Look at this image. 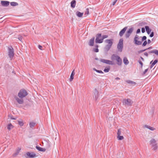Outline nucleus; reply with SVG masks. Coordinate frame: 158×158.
Returning <instances> with one entry per match:
<instances>
[{
  "instance_id": "obj_1",
  "label": "nucleus",
  "mask_w": 158,
  "mask_h": 158,
  "mask_svg": "<svg viewBox=\"0 0 158 158\" xmlns=\"http://www.w3.org/2000/svg\"><path fill=\"white\" fill-rule=\"evenodd\" d=\"M96 37V38L95 41L96 43L100 44L103 42L104 39L108 37V35H104L102 36L101 34L99 33L97 34Z\"/></svg>"
},
{
  "instance_id": "obj_2",
  "label": "nucleus",
  "mask_w": 158,
  "mask_h": 158,
  "mask_svg": "<svg viewBox=\"0 0 158 158\" xmlns=\"http://www.w3.org/2000/svg\"><path fill=\"white\" fill-rule=\"evenodd\" d=\"M149 144L153 150L155 151L157 150L158 145L156 140L155 139L152 138L149 141Z\"/></svg>"
},
{
  "instance_id": "obj_3",
  "label": "nucleus",
  "mask_w": 158,
  "mask_h": 158,
  "mask_svg": "<svg viewBox=\"0 0 158 158\" xmlns=\"http://www.w3.org/2000/svg\"><path fill=\"white\" fill-rule=\"evenodd\" d=\"M113 41V40L112 39H107L105 40V42L107 43V44L105 47V51H108L110 50L112 45Z\"/></svg>"
},
{
  "instance_id": "obj_4",
  "label": "nucleus",
  "mask_w": 158,
  "mask_h": 158,
  "mask_svg": "<svg viewBox=\"0 0 158 158\" xmlns=\"http://www.w3.org/2000/svg\"><path fill=\"white\" fill-rule=\"evenodd\" d=\"M27 93L25 90L22 89L19 91L18 96L19 98H23L27 96Z\"/></svg>"
},
{
  "instance_id": "obj_5",
  "label": "nucleus",
  "mask_w": 158,
  "mask_h": 158,
  "mask_svg": "<svg viewBox=\"0 0 158 158\" xmlns=\"http://www.w3.org/2000/svg\"><path fill=\"white\" fill-rule=\"evenodd\" d=\"M133 103V102L130 99H125L123 100V104L127 106H131Z\"/></svg>"
},
{
  "instance_id": "obj_6",
  "label": "nucleus",
  "mask_w": 158,
  "mask_h": 158,
  "mask_svg": "<svg viewBox=\"0 0 158 158\" xmlns=\"http://www.w3.org/2000/svg\"><path fill=\"white\" fill-rule=\"evenodd\" d=\"M123 39H121L119 40V43L117 45V48L119 51L122 52L123 48Z\"/></svg>"
},
{
  "instance_id": "obj_7",
  "label": "nucleus",
  "mask_w": 158,
  "mask_h": 158,
  "mask_svg": "<svg viewBox=\"0 0 158 158\" xmlns=\"http://www.w3.org/2000/svg\"><path fill=\"white\" fill-rule=\"evenodd\" d=\"M8 55L10 58L12 59L13 58L14 55V49L12 47L10 46L8 48Z\"/></svg>"
},
{
  "instance_id": "obj_8",
  "label": "nucleus",
  "mask_w": 158,
  "mask_h": 158,
  "mask_svg": "<svg viewBox=\"0 0 158 158\" xmlns=\"http://www.w3.org/2000/svg\"><path fill=\"white\" fill-rule=\"evenodd\" d=\"M133 28L131 27L129 28L125 34V37L126 38H128L133 31Z\"/></svg>"
},
{
  "instance_id": "obj_9",
  "label": "nucleus",
  "mask_w": 158,
  "mask_h": 158,
  "mask_svg": "<svg viewBox=\"0 0 158 158\" xmlns=\"http://www.w3.org/2000/svg\"><path fill=\"white\" fill-rule=\"evenodd\" d=\"M100 61L101 62L105 63L107 64H108L110 65L113 64V62L112 61L108 60L105 59H101L100 60Z\"/></svg>"
},
{
  "instance_id": "obj_10",
  "label": "nucleus",
  "mask_w": 158,
  "mask_h": 158,
  "mask_svg": "<svg viewBox=\"0 0 158 158\" xmlns=\"http://www.w3.org/2000/svg\"><path fill=\"white\" fill-rule=\"evenodd\" d=\"M139 39V36L137 35H136L134 38V40L135 41V43L137 45H140L142 43L141 41L138 40Z\"/></svg>"
},
{
  "instance_id": "obj_11",
  "label": "nucleus",
  "mask_w": 158,
  "mask_h": 158,
  "mask_svg": "<svg viewBox=\"0 0 158 158\" xmlns=\"http://www.w3.org/2000/svg\"><path fill=\"white\" fill-rule=\"evenodd\" d=\"M93 97L96 100H97L98 98V92L96 89H95L94 90Z\"/></svg>"
},
{
  "instance_id": "obj_12",
  "label": "nucleus",
  "mask_w": 158,
  "mask_h": 158,
  "mask_svg": "<svg viewBox=\"0 0 158 158\" xmlns=\"http://www.w3.org/2000/svg\"><path fill=\"white\" fill-rule=\"evenodd\" d=\"M15 98L18 103L20 104H23V103L24 101L23 98H19L17 97H15Z\"/></svg>"
},
{
  "instance_id": "obj_13",
  "label": "nucleus",
  "mask_w": 158,
  "mask_h": 158,
  "mask_svg": "<svg viewBox=\"0 0 158 158\" xmlns=\"http://www.w3.org/2000/svg\"><path fill=\"white\" fill-rule=\"evenodd\" d=\"M127 28V27H125L120 31L119 35L120 37H122L123 35Z\"/></svg>"
},
{
  "instance_id": "obj_14",
  "label": "nucleus",
  "mask_w": 158,
  "mask_h": 158,
  "mask_svg": "<svg viewBox=\"0 0 158 158\" xmlns=\"http://www.w3.org/2000/svg\"><path fill=\"white\" fill-rule=\"evenodd\" d=\"M1 3L2 6L7 7L9 5L10 2L8 1H1Z\"/></svg>"
},
{
  "instance_id": "obj_15",
  "label": "nucleus",
  "mask_w": 158,
  "mask_h": 158,
  "mask_svg": "<svg viewBox=\"0 0 158 158\" xmlns=\"http://www.w3.org/2000/svg\"><path fill=\"white\" fill-rule=\"evenodd\" d=\"M27 156L31 158H33L36 156V154L33 152L31 153L30 152H27L26 153Z\"/></svg>"
},
{
  "instance_id": "obj_16",
  "label": "nucleus",
  "mask_w": 158,
  "mask_h": 158,
  "mask_svg": "<svg viewBox=\"0 0 158 158\" xmlns=\"http://www.w3.org/2000/svg\"><path fill=\"white\" fill-rule=\"evenodd\" d=\"M94 37H93L90 40L89 42V46H92L94 45Z\"/></svg>"
},
{
  "instance_id": "obj_17",
  "label": "nucleus",
  "mask_w": 158,
  "mask_h": 158,
  "mask_svg": "<svg viewBox=\"0 0 158 158\" xmlns=\"http://www.w3.org/2000/svg\"><path fill=\"white\" fill-rule=\"evenodd\" d=\"M126 82L128 84H130L131 85H134L136 84V83L132 81L127 80L126 81Z\"/></svg>"
},
{
  "instance_id": "obj_18",
  "label": "nucleus",
  "mask_w": 158,
  "mask_h": 158,
  "mask_svg": "<svg viewBox=\"0 0 158 158\" xmlns=\"http://www.w3.org/2000/svg\"><path fill=\"white\" fill-rule=\"evenodd\" d=\"M36 149L40 152H44L46 151L45 148H41L38 146H36Z\"/></svg>"
},
{
  "instance_id": "obj_19",
  "label": "nucleus",
  "mask_w": 158,
  "mask_h": 158,
  "mask_svg": "<svg viewBox=\"0 0 158 158\" xmlns=\"http://www.w3.org/2000/svg\"><path fill=\"white\" fill-rule=\"evenodd\" d=\"M158 61L157 60H155L153 62V60L151 61L150 63L152 64L150 66V68L151 69H152L153 67L158 62Z\"/></svg>"
},
{
  "instance_id": "obj_20",
  "label": "nucleus",
  "mask_w": 158,
  "mask_h": 158,
  "mask_svg": "<svg viewBox=\"0 0 158 158\" xmlns=\"http://www.w3.org/2000/svg\"><path fill=\"white\" fill-rule=\"evenodd\" d=\"M123 62L126 65H127L128 64L129 62L126 57H124L123 59Z\"/></svg>"
},
{
  "instance_id": "obj_21",
  "label": "nucleus",
  "mask_w": 158,
  "mask_h": 158,
  "mask_svg": "<svg viewBox=\"0 0 158 158\" xmlns=\"http://www.w3.org/2000/svg\"><path fill=\"white\" fill-rule=\"evenodd\" d=\"M116 60L118 62V64L119 65H121L122 63V60L119 56L116 59Z\"/></svg>"
},
{
  "instance_id": "obj_22",
  "label": "nucleus",
  "mask_w": 158,
  "mask_h": 158,
  "mask_svg": "<svg viewBox=\"0 0 158 158\" xmlns=\"http://www.w3.org/2000/svg\"><path fill=\"white\" fill-rule=\"evenodd\" d=\"M145 28L146 29V31L147 33L149 34L151 32V29L149 28V27L148 26H146L145 27Z\"/></svg>"
},
{
  "instance_id": "obj_23",
  "label": "nucleus",
  "mask_w": 158,
  "mask_h": 158,
  "mask_svg": "<svg viewBox=\"0 0 158 158\" xmlns=\"http://www.w3.org/2000/svg\"><path fill=\"white\" fill-rule=\"evenodd\" d=\"M36 123L33 122H31L29 123L30 127L32 129H33V127L35 126Z\"/></svg>"
},
{
  "instance_id": "obj_24",
  "label": "nucleus",
  "mask_w": 158,
  "mask_h": 158,
  "mask_svg": "<svg viewBox=\"0 0 158 158\" xmlns=\"http://www.w3.org/2000/svg\"><path fill=\"white\" fill-rule=\"evenodd\" d=\"M75 74V73H74V70H73L72 72V73L70 75V81H72L73 79V76Z\"/></svg>"
},
{
  "instance_id": "obj_25",
  "label": "nucleus",
  "mask_w": 158,
  "mask_h": 158,
  "mask_svg": "<svg viewBox=\"0 0 158 158\" xmlns=\"http://www.w3.org/2000/svg\"><path fill=\"white\" fill-rule=\"evenodd\" d=\"M76 1L73 0L71 2V7L73 8H74L76 6Z\"/></svg>"
},
{
  "instance_id": "obj_26",
  "label": "nucleus",
  "mask_w": 158,
  "mask_h": 158,
  "mask_svg": "<svg viewBox=\"0 0 158 158\" xmlns=\"http://www.w3.org/2000/svg\"><path fill=\"white\" fill-rule=\"evenodd\" d=\"M83 14V13H81L79 11H77L76 12V15L77 16L79 17H81Z\"/></svg>"
},
{
  "instance_id": "obj_27",
  "label": "nucleus",
  "mask_w": 158,
  "mask_h": 158,
  "mask_svg": "<svg viewBox=\"0 0 158 158\" xmlns=\"http://www.w3.org/2000/svg\"><path fill=\"white\" fill-rule=\"evenodd\" d=\"M149 53H154L157 56L158 55V50H154L149 52Z\"/></svg>"
},
{
  "instance_id": "obj_28",
  "label": "nucleus",
  "mask_w": 158,
  "mask_h": 158,
  "mask_svg": "<svg viewBox=\"0 0 158 158\" xmlns=\"http://www.w3.org/2000/svg\"><path fill=\"white\" fill-rule=\"evenodd\" d=\"M119 56H117V55H116V54H113V55H112L111 57V60H116V59L118 58V57H119Z\"/></svg>"
},
{
  "instance_id": "obj_29",
  "label": "nucleus",
  "mask_w": 158,
  "mask_h": 158,
  "mask_svg": "<svg viewBox=\"0 0 158 158\" xmlns=\"http://www.w3.org/2000/svg\"><path fill=\"white\" fill-rule=\"evenodd\" d=\"M21 150V148H18L17 149L16 152L13 155V156L14 157L16 156L17 155H18L19 153V152Z\"/></svg>"
},
{
  "instance_id": "obj_30",
  "label": "nucleus",
  "mask_w": 158,
  "mask_h": 158,
  "mask_svg": "<svg viewBox=\"0 0 158 158\" xmlns=\"http://www.w3.org/2000/svg\"><path fill=\"white\" fill-rule=\"evenodd\" d=\"M13 127V126L11 123L9 124L7 126V128L9 130H10Z\"/></svg>"
},
{
  "instance_id": "obj_31",
  "label": "nucleus",
  "mask_w": 158,
  "mask_h": 158,
  "mask_svg": "<svg viewBox=\"0 0 158 158\" xmlns=\"http://www.w3.org/2000/svg\"><path fill=\"white\" fill-rule=\"evenodd\" d=\"M145 127H146L147 128L150 129V130H151V131H154V130H155V128H153V127H151L150 126H148V125H146Z\"/></svg>"
},
{
  "instance_id": "obj_32",
  "label": "nucleus",
  "mask_w": 158,
  "mask_h": 158,
  "mask_svg": "<svg viewBox=\"0 0 158 158\" xmlns=\"http://www.w3.org/2000/svg\"><path fill=\"white\" fill-rule=\"evenodd\" d=\"M147 24V23L145 22H140L139 24V26H144L145 25Z\"/></svg>"
},
{
  "instance_id": "obj_33",
  "label": "nucleus",
  "mask_w": 158,
  "mask_h": 158,
  "mask_svg": "<svg viewBox=\"0 0 158 158\" xmlns=\"http://www.w3.org/2000/svg\"><path fill=\"white\" fill-rule=\"evenodd\" d=\"M10 4L11 6H18V3L15 2H11Z\"/></svg>"
},
{
  "instance_id": "obj_34",
  "label": "nucleus",
  "mask_w": 158,
  "mask_h": 158,
  "mask_svg": "<svg viewBox=\"0 0 158 158\" xmlns=\"http://www.w3.org/2000/svg\"><path fill=\"white\" fill-rule=\"evenodd\" d=\"M93 70H94L95 71H96V72H97V73H103V72L102 71L97 70L95 68H94L93 69Z\"/></svg>"
},
{
  "instance_id": "obj_35",
  "label": "nucleus",
  "mask_w": 158,
  "mask_h": 158,
  "mask_svg": "<svg viewBox=\"0 0 158 158\" xmlns=\"http://www.w3.org/2000/svg\"><path fill=\"white\" fill-rule=\"evenodd\" d=\"M18 122L19 124L21 126H22L24 125V123L22 121H18Z\"/></svg>"
},
{
  "instance_id": "obj_36",
  "label": "nucleus",
  "mask_w": 158,
  "mask_h": 158,
  "mask_svg": "<svg viewBox=\"0 0 158 158\" xmlns=\"http://www.w3.org/2000/svg\"><path fill=\"white\" fill-rule=\"evenodd\" d=\"M110 70V67H109L106 68H105L104 70V71L105 73H107L109 72Z\"/></svg>"
},
{
  "instance_id": "obj_37",
  "label": "nucleus",
  "mask_w": 158,
  "mask_h": 158,
  "mask_svg": "<svg viewBox=\"0 0 158 158\" xmlns=\"http://www.w3.org/2000/svg\"><path fill=\"white\" fill-rule=\"evenodd\" d=\"M121 128H119L118 130L117 135L118 136H119L121 134Z\"/></svg>"
},
{
  "instance_id": "obj_38",
  "label": "nucleus",
  "mask_w": 158,
  "mask_h": 158,
  "mask_svg": "<svg viewBox=\"0 0 158 158\" xmlns=\"http://www.w3.org/2000/svg\"><path fill=\"white\" fill-rule=\"evenodd\" d=\"M118 139L119 140H122L124 139L123 136H120L119 135V136H118Z\"/></svg>"
},
{
  "instance_id": "obj_39",
  "label": "nucleus",
  "mask_w": 158,
  "mask_h": 158,
  "mask_svg": "<svg viewBox=\"0 0 158 158\" xmlns=\"http://www.w3.org/2000/svg\"><path fill=\"white\" fill-rule=\"evenodd\" d=\"M89 14V9L88 8H87L86 10V11L85 12V15H88Z\"/></svg>"
},
{
  "instance_id": "obj_40",
  "label": "nucleus",
  "mask_w": 158,
  "mask_h": 158,
  "mask_svg": "<svg viewBox=\"0 0 158 158\" xmlns=\"http://www.w3.org/2000/svg\"><path fill=\"white\" fill-rule=\"evenodd\" d=\"M147 49H144L142 50L139 51H138V53H141L145 51Z\"/></svg>"
},
{
  "instance_id": "obj_41",
  "label": "nucleus",
  "mask_w": 158,
  "mask_h": 158,
  "mask_svg": "<svg viewBox=\"0 0 158 158\" xmlns=\"http://www.w3.org/2000/svg\"><path fill=\"white\" fill-rule=\"evenodd\" d=\"M147 39V37L145 36H143L142 37V41H145Z\"/></svg>"
},
{
  "instance_id": "obj_42",
  "label": "nucleus",
  "mask_w": 158,
  "mask_h": 158,
  "mask_svg": "<svg viewBox=\"0 0 158 158\" xmlns=\"http://www.w3.org/2000/svg\"><path fill=\"white\" fill-rule=\"evenodd\" d=\"M147 41L146 40L144 41V42H143V44H142V46H145L147 44Z\"/></svg>"
},
{
  "instance_id": "obj_43",
  "label": "nucleus",
  "mask_w": 158,
  "mask_h": 158,
  "mask_svg": "<svg viewBox=\"0 0 158 158\" xmlns=\"http://www.w3.org/2000/svg\"><path fill=\"white\" fill-rule=\"evenodd\" d=\"M93 51L96 52H98L99 51V50L98 48H94Z\"/></svg>"
},
{
  "instance_id": "obj_44",
  "label": "nucleus",
  "mask_w": 158,
  "mask_h": 158,
  "mask_svg": "<svg viewBox=\"0 0 158 158\" xmlns=\"http://www.w3.org/2000/svg\"><path fill=\"white\" fill-rule=\"evenodd\" d=\"M18 38L19 40H20V41H21L23 37L21 35H19L18 36Z\"/></svg>"
},
{
  "instance_id": "obj_45",
  "label": "nucleus",
  "mask_w": 158,
  "mask_h": 158,
  "mask_svg": "<svg viewBox=\"0 0 158 158\" xmlns=\"http://www.w3.org/2000/svg\"><path fill=\"white\" fill-rule=\"evenodd\" d=\"M148 69H145V70L144 71V72H143V73L142 74V75H144L148 71Z\"/></svg>"
},
{
  "instance_id": "obj_46",
  "label": "nucleus",
  "mask_w": 158,
  "mask_h": 158,
  "mask_svg": "<svg viewBox=\"0 0 158 158\" xmlns=\"http://www.w3.org/2000/svg\"><path fill=\"white\" fill-rule=\"evenodd\" d=\"M138 62L139 63V64L141 65V67L142 68L143 64V63L140 60H139Z\"/></svg>"
},
{
  "instance_id": "obj_47",
  "label": "nucleus",
  "mask_w": 158,
  "mask_h": 158,
  "mask_svg": "<svg viewBox=\"0 0 158 158\" xmlns=\"http://www.w3.org/2000/svg\"><path fill=\"white\" fill-rule=\"evenodd\" d=\"M154 35V32H152L150 35V37H152Z\"/></svg>"
},
{
  "instance_id": "obj_48",
  "label": "nucleus",
  "mask_w": 158,
  "mask_h": 158,
  "mask_svg": "<svg viewBox=\"0 0 158 158\" xmlns=\"http://www.w3.org/2000/svg\"><path fill=\"white\" fill-rule=\"evenodd\" d=\"M117 0H114V1H113L112 3V5L113 6H114L115 4V3L117 2Z\"/></svg>"
},
{
  "instance_id": "obj_49",
  "label": "nucleus",
  "mask_w": 158,
  "mask_h": 158,
  "mask_svg": "<svg viewBox=\"0 0 158 158\" xmlns=\"http://www.w3.org/2000/svg\"><path fill=\"white\" fill-rule=\"evenodd\" d=\"M141 31L142 33H143L145 32V28L143 27L141 29Z\"/></svg>"
},
{
  "instance_id": "obj_50",
  "label": "nucleus",
  "mask_w": 158,
  "mask_h": 158,
  "mask_svg": "<svg viewBox=\"0 0 158 158\" xmlns=\"http://www.w3.org/2000/svg\"><path fill=\"white\" fill-rule=\"evenodd\" d=\"M38 47L39 48V49H40V50H42V47L41 45H39L38 46Z\"/></svg>"
},
{
  "instance_id": "obj_51",
  "label": "nucleus",
  "mask_w": 158,
  "mask_h": 158,
  "mask_svg": "<svg viewBox=\"0 0 158 158\" xmlns=\"http://www.w3.org/2000/svg\"><path fill=\"white\" fill-rule=\"evenodd\" d=\"M140 32V30L139 29H137L136 31V33L138 34Z\"/></svg>"
},
{
  "instance_id": "obj_52",
  "label": "nucleus",
  "mask_w": 158,
  "mask_h": 158,
  "mask_svg": "<svg viewBox=\"0 0 158 158\" xmlns=\"http://www.w3.org/2000/svg\"><path fill=\"white\" fill-rule=\"evenodd\" d=\"M144 54L145 56H148V54L147 52H144Z\"/></svg>"
},
{
  "instance_id": "obj_53",
  "label": "nucleus",
  "mask_w": 158,
  "mask_h": 158,
  "mask_svg": "<svg viewBox=\"0 0 158 158\" xmlns=\"http://www.w3.org/2000/svg\"><path fill=\"white\" fill-rule=\"evenodd\" d=\"M151 40L149 39H148V44H149L151 43Z\"/></svg>"
},
{
  "instance_id": "obj_54",
  "label": "nucleus",
  "mask_w": 158,
  "mask_h": 158,
  "mask_svg": "<svg viewBox=\"0 0 158 158\" xmlns=\"http://www.w3.org/2000/svg\"><path fill=\"white\" fill-rule=\"evenodd\" d=\"M120 78H119L118 77H117L116 78H115V79L116 80H120Z\"/></svg>"
},
{
  "instance_id": "obj_55",
  "label": "nucleus",
  "mask_w": 158,
  "mask_h": 158,
  "mask_svg": "<svg viewBox=\"0 0 158 158\" xmlns=\"http://www.w3.org/2000/svg\"><path fill=\"white\" fill-rule=\"evenodd\" d=\"M140 58L143 61L144 60V59L143 57H140Z\"/></svg>"
},
{
  "instance_id": "obj_56",
  "label": "nucleus",
  "mask_w": 158,
  "mask_h": 158,
  "mask_svg": "<svg viewBox=\"0 0 158 158\" xmlns=\"http://www.w3.org/2000/svg\"><path fill=\"white\" fill-rule=\"evenodd\" d=\"M152 47H150L149 48H148V49H152Z\"/></svg>"
},
{
  "instance_id": "obj_57",
  "label": "nucleus",
  "mask_w": 158,
  "mask_h": 158,
  "mask_svg": "<svg viewBox=\"0 0 158 158\" xmlns=\"http://www.w3.org/2000/svg\"><path fill=\"white\" fill-rule=\"evenodd\" d=\"M95 59L96 60H98V59L97 57L95 58Z\"/></svg>"
},
{
  "instance_id": "obj_58",
  "label": "nucleus",
  "mask_w": 158,
  "mask_h": 158,
  "mask_svg": "<svg viewBox=\"0 0 158 158\" xmlns=\"http://www.w3.org/2000/svg\"><path fill=\"white\" fill-rule=\"evenodd\" d=\"M95 47L96 48H98V46L97 45H95Z\"/></svg>"
},
{
  "instance_id": "obj_59",
  "label": "nucleus",
  "mask_w": 158,
  "mask_h": 158,
  "mask_svg": "<svg viewBox=\"0 0 158 158\" xmlns=\"http://www.w3.org/2000/svg\"><path fill=\"white\" fill-rule=\"evenodd\" d=\"M12 119H15V118H12Z\"/></svg>"
},
{
  "instance_id": "obj_60",
  "label": "nucleus",
  "mask_w": 158,
  "mask_h": 158,
  "mask_svg": "<svg viewBox=\"0 0 158 158\" xmlns=\"http://www.w3.org/2000/svg\"><path fill=\"white\" fill-rule=\"evenodd\" d=\"M102 38H99V40H100Z\"/></svg>"
}]
</instances>
